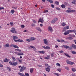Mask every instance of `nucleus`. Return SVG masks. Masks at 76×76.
I'll list each match as a JSON object with an SVG mask.
<instances>
[{"label":"nucleus","instance_id":"f257e3e1","mask_svg":"<svg viewBox=\"0 0 76 76\" xmlns=\"http://www.w3.org/2000/svg\"><path fill=\"white\" fill-rule=\"evenodd\" d=\"M74 32V33H75L76 32V31L75 30H68L66 31V32L64 33V34L65 35H67L69 34L70 32L72 33V32Z\"/></svg>","mask_w":76,"mask_h":76},{"label":"nucleus","instance_id":"f03ea898","mask_svg":"<svg viewBox=\"0 0 76 76\" xmlns=\"http://www.w3.org/2000/svg\"><path fill=\"white\" fill-rule=\"evenodd\" d=\"M9 63L10 64L11 66H17V64H18V63L16 62H12L11 61H10L9 62Z\"/></svg>","mask_w":76,"mask_h":76},{"label":"nucleus","instance_id":"7ed1b4c3","mask_svg":"<svg viewBox=\"0 0 76 76\" xmlns=\"http://www.w3.org/2000/svg\"><path fill=\"white\" fill-rule=\"evenodd\" d=\"M12 30H10V32H12L13 34H16V33H17V31H16L15 30V28H12Z\"/></svg>","mask_w":76,"mask_h":76},{"label":"nucleus","instance_id":"20e7f679","mask_svg":"<svg viewBox=\"0 0 76 76\" xmlns=\"http://www.w3.org/2000/svg\"><path fill=\"white\" fill-rule=\"evenodd\" d=\"M26 69V67L23 66L21 67L20 69V72H23V70H25Z\"/></svg>","mask_w":76,"mask_h":76},{"label":"nucleus","instance_id":"39448f33","mask_svg":"<svg viewBox=\"0 0 76 76\" xmlns=\"http://www.w3.org/2000/svg\"><path fill=\"white\" fill-rule=\"evenodd\" d=\"M66 63L68 64H70V65H73L74 64V62L70 61H66Z\"/></svg>","mask_w":76,"mask_h":76},{"label":"nucleus","instance_id":"423d86ee","mask_svg":"<svg viewBox=\"0 0 76 76\" xmlns=\"http://www.w3.org/2000/svg\"><path fill=\"white\" fill-rule=\"evenodd\" d=\"M15 42H23V41L22 40H21L20 39H18L17 40H14Z\"/></svg>","mask_w":76,"mask_h":76},{"label":"nucleus","instance_id":"0eeeda50","mask_svg":"<svg viewBox=\"0 0 76 76\" xmlns=\"http://www.w3.org/2000/svg\"><path fill=\"white\" fill-rule=\"evenodd\" d=\"M58 18H55L53 20H52V23H54L57 20H58Z\"/></svg>","mask_w":76,"mask_h":76},{"label":"nucleus","instance_id":"6e6552de","mask_svg":"<svg viewBox=\"0 0 76 76\" xmlns=\"http://www.w3.org/2000/svg\"><path fill=\"white\" fill-rule=\"evenodd\" d=\"M48 30L49 32H53V28H52V27L50 26L48 27Z\"/></svg>","mask_w":76,"mask_h":76},{"label":"nucleus","instance_id":"1a4fd4ad","mask_svg":"<svg viewBox=\"0 0 76 76\" xmlns=\"http://www.w3.org/2000/svg\"><path fill=\"white\" fill-rule=\"evenodd\" d=\"M62 48H63L64 47L65 48H66V49H67V48H69V46H67L66 45H63V46L61 47Z\"/></svg>","mask_w":76,"mask_h":76},{"label":"nucleus","instance_id":"9d476101","mask_svg":"<svg viewBox=\"0 0 76 76\" xmlns=\"http://www.w3.org/2000/svg\"><path fill=\"white\" fill-rule=\"evenodd\" d=\"M36 29L37 30V31H39V32H42V30H41V29L40 28V27H37L36 28Z\"/></svg>","mask_w":76,"mask_h":76},{"label":"nucleus","instance_id":"9b49d317","mask_svg":"<svg viewBox=\"0 0 76 76\" xmlns=\"http://www.w3.org/2000/svg\"><path fill=\"white\" fill-rule=\"evenodd\" d=\"M12 38L14 39L13 40L14 41H15V40H15V39H17L18 38V37L17 36H14L12 37Z\"/></svg>","mask_w":76,"mask_h":76},{"label":"nucleus","instance_id":"f8f14e48","mask_svg":"<svg viewBox=\"0 0 76 76\" xmlns=\"http://www.w3.org/2000/svg\"><path fill=\"white\" fill-rule=\"evenodd\" d=\"M71 46L73 49H76V45H75L74 44H72Z\"/></svg>","mask_w":76,"mask_h":76},{"label":"nucleus","instance_id":"ddd939ff","mask_svg":"<svg viewBox=\"0 0 76 76\" xmlns=\"http://www.w3.org/2000/svg\"><path fill=\"white\" fill-rule=\"evenodd\" d=\"M43 41L44 42V44H46L48 42V40L47 39H43Z\"/></svg>","mask_w":76,"mask_h":76},{"label":"nucleus","instance_id":"4468645a","mask_svg":"<svg viewBox=\"0 0 76 76\" xmlns=\"http://www.w3.org/2000/svg\"><path fill=\"white\" fill-rule=\"evenodd\" d=\"M45 70L47 72H50V68H45Z\"/></svg>","mask_w":76,"mask_h":76},{"label":"nucleus","instance_id":"2eb2a0df","mask_svg":"<svg viewBox=\"0 0 76 76\" xmlns=\"http://www.w3.org/2000/svg\"><path fill=\"white\" fill-rule=\"evenodd\" d=\"M30 41L35 40L36 39V38L34 37H31L30 38Z\"/></svg>","mask_w":76,"mask_h":76},{"label":"nucleus","instance_id":"dca6fc26","mask_svg":"<svg viewBox=\"0 0 76 76\" xmlns=\"http://www.w3.org/2000/svg\"><path fill=\"white\" fill-rule=\"evenodd\" d=\"M18 74L19 75H20V76H25V75H24V74H23L22 73H20V72H19L18 73Z\"/></svg>","mask_w":76,"mask_h":76},{"label":"nucleus","instance_id":"f3484780","mask_svg":"<svg viewBox=\"0 0 76 76\" xmlns=\"http://www.w3.org/2000/svg\"><path fill=\"white\" fill-rule=\"evenodd\" d=\"M64 55H65L66 56H67V57H69V58H70L71 57V56H70L69 55V54L66 53H64Z\"/></svg>","mask_w":76,"mask_h":76},{"label":"nucleus","instance_id":"a211bd4d","mask_svg":"<svg viewBox=\"0 0 76 76\" xmlns=\"http://www.w3.org/2000/svg\"><path fill=\"white\" fill-rule=\"evenodd\" d=\"M23 53H19L17 54V56H23Z\"/></svg>","mask_w":76,"mask_h":76},{"label":"nucleus","instance_id":"6ab92c4d","mask_svg":"<svg viewBox=\"0 0 76 76\" xmlns=\"http://www.w3.org/2000/svg\"><path fill=\"white\" fill-rule=\"evenodd\" d=\"M39 20L40 22L42 23H44V20H43V19H42L41 18L39 19Z\"/></svg>","mask_w":76,"mask_h":76},{"label":"nucleus","instance_id":"aec40b11","mask_svg":"<svg viewBox=\"0 0 76 76\" xmlns=\"http://www.w3.org/2000/svg\"><path fill=\"white\" fill-rule=\"evenodd\" d=\"M12 60L14 62V61H16V58H15V57L13 56H12Z\"/></svg>","mask_w":76,"mask_h":76},{"label":"nucleus","instance_id":"412c9836","mask_svg":"<svg viewBox=\"0 0 76 76\" xmlns=\"http://www.w3.org/2000/svg\"><path fill=\"white\" fill-rule=\"evenodd\" d=\"M38 53H41V54H45V51H39Z\"/></svg>","mask_w":76,"mask_h":76},{"label":"nucleus","instance_id":"4be33fe9","mask_svg":"<svg viewBox=\"0 0 76 76\" xmlns=\"http://www.w3.org/2000/svg\"><path fill=\"white\" fill-rule=\"evenodd\" d=\"M4 62H5L6 63H7V62H8V61H9V59H7L6 58L4 60Z\"/></svg>","mask_w":76,"mask_h":76},{"label":"nucleus","instance_id":"5701e85b","mask_svg":"<svg viewBox=\"0 0 76 76\" xmlns=\"http://www.w3.org/2000/svg\"><path fill=\"white\" fill-rule=\"evenodd\" d=\"M61 7H62V8L64 9L66 8V6L64 4H62V5H61Z\"/></svg>","mask_w":76,"mask_h":76},{"label":"nucleus","instance_id":"b1692460","mask_svg":"<svg viewBox=\"0 0 76 76\" xmlns=\"http://www.w3.org/2000/svg\"><path fill=\"white\" fill-rule=\"evenodd\" d=\"M48 1H49L50 3H53V1L52 0H46Z\"/></svg>","mask_w":76,"mask_h":76},{"label":"nucleus","instance_id":"393cba45","mask_svg":"<svg viewBox=\"0 0 76 76\" xmlns=\"http://www.w3.org/2000/svg\"><path fill=\"white\" fill-rule=\"evenodd\" d=\"M13 47L14 48H19V47H18V46L15 45H13Z\"/></svg>","mask_w":76,"mask_h":76},{"label":"nucleus","instance_id":"a878e982","mask_svg":"<svg viewBox=\"0 0 76 76\" xmlns=\"http://www.w3.org/2000/svg\"><path fill=\"white\" fill-rule=\"evenodd\" d=\"M66 13H70L71 12V10H67L66 11Z\"/></svg>","mask_w":76,"mask_h":76},{"label":"nucleus","instance_id":"bb28decb","mask_svg":"<svg viewBox=\"0 0 76 76\" xmlns=\"http://www.w3.org/2000/svg\"><path fill=\"white\" fill-rule=\"evenodd\" d=\"M64 29H69V26H67V27H64Z\"/></svg>","mask_w":76,"mask_h":76},{"label":"nucleus","instance_id":"cd10ccee","mask_svg":"<svg viewBox=\"0 0 76 76\" xmlns=\"http://www.w3.org/2000/svg\"><path fill=\"white\" fill-rule=\"evenodd\" d=\"M71 52L72 54H76V52L75 51H71Z\"/></svg>","mask_w":76,"mask_h":76},{"label":"nucleus","instance_id":"c85d7f7f","mask_svg":"<svg viewBox=\"0 0 76 76\" xmlns=\"http://www.w3.org/2000/svg\"><path fill=\"white\" fill-rule=\"evenodd\" d=\"M46 50H50V47L47 46H46Z\"/></svg>","mask_w":76,"mask_h":76},{"label":"nucleus","instance_id":"c756f323","mask_svg":"<svg viewBox=\"0 0 76 76\" xmlns=\"http://www.w3.org/2000/svg\"><path fill=\"white\" fill-rule=\"evenodd\" d=\"M10 45H9V44H7L4 45V47H10Z\"/></svg>","mask_w":76,"mask_h":76},{"label":"nucleus","instance_id":"7c9ffc66","mask_svg":"<svg viewBox=\"0 0 76 76\" xmlns=\"http://www.w3.org/2000/svg\"><path fill=\"white\" fill-rule=\"evenodd\" d=\"M15 51H19V52H21V50H19V49H15Z\"/></svg>","mask_w":76,"mask_h":76},{"label":"nucleus","instance_id":"2f4dec72","mask_svg":"<svg viewBox=\"0 0 76 76\" xmlns=\"http://www.w3.org/2000/svg\"><path fill=\"white\" fill-rule=\"evenodd\" d=\"M72 72H76V69L74 68H73L72 69Z\"/></svg>","mask_w":76,"mask_h":76},{"label":"nucleus","instance_id":"473e14b6","mask_svg":"<svg viewBox=\"0 0 76 76\" xmlns=\"http://www.w3.org/2000/svg\"><path fill=\"white\" fill-rule=\"evenodd\" d=\"M18 61L19 63H21L22 62V59H21L20 60V59H19V58H18Z\"/></svg>","mask_w":76,"mask_h":76},{"label":"nucleus","instance_id":"72a5a7b5","mask_svg":"<svg viewBox=\"0 0 76 76\" xmlns=\"http://www.w3.org/2000/svg\"><path fill=\"white\" fill-rule=\"evenodd\" d=\"M34 71V69L31 68L30 69V72L31 73H32L33 72V71Z\"/></svg>","mask_w":76,"mask_h":76},{"label":"nucleus","instance_id":"f704fd0d","mask_svg":"<svg viewBox=\"0 0 76 76\" xmlns=\"http://www.w3.org/2000/svg\"><path fill=\"white\" fill-rule=\"evenodd\" d=\"M50 56H48L47 57H46L45 58V59H46L47 60H48L50 58Z\"/></svg>","mask_w":76,"mask_h":76},{"label":"nucleus","instance_id":"c9c22d12","mask_svg":"<svg viewBox=\"0 0 76 76\" xmlns=\"http://www.w3.org/2000/svg\"><path fill=\"white\" fill-rule=\"evenodd\" d=\"M61 25L62 26H66V23H61Z\"/></svg>","mask_w":76,"mask_h":76},{"label":"nucleus","instance_id":"e433bc0d","mask_svg":"<svg viewBox=\"0 0 76 76\" xmlns=\"http://www.w3.org/2000/svg\"><path fill=\"white\" fill-rule=\"evenodd\" d=\"M57 70L59 72H61V68H58L57 69Z\"/></svg>","mask_w":76,"mask_h":76},{"label":"nucleus","instance_id":"4c0bfd02","mask_svg":"<svg viewBox=\"0 0 76 76\" xmlns=\"http://www.w3.org/2000/svg\"><path fill=\"white\" fill-rule=\"evenodd\" d=\"M11 12L12 14H13V13H15V10H11Z\"/></svg>","mask_w":76,"mask_h":76},{"label":"nucleus","instance_id":"58836bf2","mask_svg":"<svg viewBox=\"0 0 76 76\" xmlns=\"http://www.w3.org/2000/svg\"><path fill=\"white\" fill-rule=\"evenodd\" d=\"M45 67H50V66L48 65V64H45Z\"/></svg>","mask_w":76,"mask_h":76},{"label":"nucleus","instance_id":"ea45409f","mask_svg":"<svg viewBox=\"0 0 76 76\" xmlns=\"http://www.w3.org/2000/svg\"><path fill=\"white\" fill-rule=\"evenodd\" d=\"M54 75H56L57 76H59L60 75V74H59L58 73H54Z\"/></svg>","mask_w":76,"mask_h":76},{"label":"nucleus","instance_id":"a19ab883","mask_svg":"<svg viewBox=\"0 0 76 76\" xmlns=\"http://www.w3.org/2000/svg\"><path fill=\"white\" fill-rule=\"evenodd\" d=\"M48 12V10H45L43 11L44 13H47Z\"/></svg>","mask_w":76,"mask_h":76},{"label":"nucleus","instance_id":"79ce46f5","mask_svg":"<svg viewBox=\"0 0 76 76\" xmlns=\"http://www.w3.org/2000/svg\"><path fill=\"white\" fill-rule=\"evenodd\" d=\"M26 76H29V74L28 73H25Z\"/></svg>","mask_w":76,"mask_h":76},{"label":"nucleus","instance_id":"37998d69","mask_svg":"<svg viewBox=\"0 0 76 76\" xmlns=\"http://www.w3.org/2000/svg\"><path fill=\"white\" fill-rule=\"evenodd\" d=\"M10 24L11 26H13V25H14L13 23L12 22H10Z\"/></svg>","mask_w":76,"mask_h":76},{"label":"nucleus","instance_id":"c03bdc74","mask_svg":"<svg viewBox=\"0 0 76 76\" xmlns=\"http://www.w3.org/2000/svg\"><path fill=\"white\" fill-rule=\"evenodd\" d=\"M56 65L59 67H60V66H61L60 65V64H59V63H56Z\"/></svg>","mask_w":76,"mask_h":76},{"label":"nucleus","instance_id":"a18cd8bd","mask_svg":"<svg viewBox=\"0 0 76 76\" xmlns=\"http://www.w3.org/2000/svg\"><path fill=\"white\" fill-rule=\"evenodd\" d=\"M59 3L58 2V1H55V4H56V5H58Z\"/></svg>","mask_w":76,"mask_h":76},{"label":"nucleus","instance_id":"49530a36","mask_svg":"<svg viewBox=\"0 0 76 76\" xmlns=\"http://www.w3.org/2000/svg\"><path fill=\"white\" fill-rule=\"evenodd\" d=\"M7 69L8 70H9V71H11V69L10 68V67H7Z\"/></svg>","mask_w":76,"mask_h":76},{"label":"nucleus","instance_id":"de8ad7c7","mask_svg":"<svg viewBox=\"0 0 76 76\" xmlns=\"http://www.w3.org/2000/svg\"><path fill=\"white\" fill-rule=\"evenodd\" d=\"M76 2V0H73V1L72 2V4H75V2Z\"/></svg>","mask_w":76,"mask_h":76},{"label":"nucleus","instance_id":"09e8293b","mask_svg":"<svg viewBox=\"0 0 76 76\" xmlns=\"http://www.w3.org/2000/svg\"><path fill=\"white\" fill-rule=\"evenodd\" d=\"M26 41H27L28 42H30V39H26Z\"/></svg>","mask_w":76,"mask_h":76},{"label":"nucleus","instance_id":"8fccbe9b","mask_svg":"<svg viewBox=\"0 0 76 76\" xmlns=\"http://www.w3.org/2000/svg\"><path fill=\"white\" fill-rule=\"evenodd\" d=\"M73 39V38H72L71 37H69V40H71L72 39Z\"/></svg>","mask_w":76,"mask_h":76},{"label":"nucleus","instance_id":"3c124183","mask_svg":"<svg viewBox=\"0 0 76 76\" xmlns=\"http://www.w3.org/2000/svg\"><path fill=\"white\" fill-rule=\"evenodd\" d=\"M4 8L3 7H0V10H4Z\"/></svg>","mask_w":76,"mask_h":76},{"label":"nucleus","instance_id":"603ef678","mask_svg":"<svg viewBox=\"0 0 76 76\" xmlns=\"http://www.w3.org/2000/svg\"><path fill=\"white\" fill-rule=\"evenodd\" d=\"M50 56L52 57H54V54L51 53L50 55Z\"/></svg>","mask_w":76,"mask_h":76},{"label":"nucleus","instance_id":"864d4df0","mask_svg":"<svg viewBox=\"0 0 76 76\" xmlns=\"http://www.w3.org/2000/svg\"><path fill=\"white\" fill-rule=\"evenodd\" d=\"M13 45H14L11 44V45H10V47H13Z\"/></svg>","mask_w":76,"mask_h":76},{"label":"nucleus","instance_id":"5fc2aeb1","mask_svg":"<svg viewBox=\"0 0 76 76\" xmlns=\"http://www.w3.org/2000/svg\"><path fill=\"white\" fill-rule=\"evenodd\" d=\"M76 12V11H75V10H71V12Z\"/></svg>","mask_w":76,"mask_h":76},{"label":"nucleus","instance_id":"6e6d98bb","mask_svg":"<svg viewBox=\"0 0 76 76\" xmlns=\"http://www.w3.org/2000/svg\"><path fill=\"white\" fill-rule=\"evenodd\" d=\"M65 69H66V70H69V67L66 66L65 67Z\"/></svg>","mask_w":76,"mask_h":76},{"label":"nucleus","instance_id":"4d7b16f0","mask_svg":"<svg viewBox=\"0 0 76 76\" xmlns=\"http://www.w3.org/2000/svg\"><path fill=\"white\" fill-rule=\"evenodd\" d=\"M59 53H64V52L62 50H61L60 51H59Z\"/></svg>","mask_w":76,"mask_h":76},{"label":"nucleus","instance_id":"13d9d810","mask_svg":"<svg viewBox=\"0 0 76 76\" xmlns=\"http://www.w3.org/2000/svg\"><path fill=\"white\" fill-rule=\"evenodd\" d=\"M64 42V40H61L60 42Z\"/></svg>","mask_w":76,"mask_h":76},{"label":"nucleus","instance_id":"bf43d9fd","mask_svg":"<svg viewBox=\"0 0 76 76\" xmlns=\"http://www.w3.org/2000/svg\"><path fill=\"white\" fill-rule=\"evenodd\" d=\"M24 27H25V26H24V25H21V28H23Z\"/></svg>","mask_w":76,"mask_h":76},{"label":"nucleus","instance_id":"052dcab7","mask_svg":"<svg viewBox=\"0 0 76 76\" xmlns=\"http://www.w3.org/2000/svg\"><path fill=\"white\" fill-rule=\"evenodd\" d=\"M51 7H52L53 8H54V5L53 4H52L51 5Z\"/></svg>","mask_w":76,"mask_h":76},{"label":"nucleus","instance_id":"680f3d73","mask_svg":"<svg viewBox=\"0 0 76 76\" xmlns=\"http://www.w3.org/2000/svg\"><path fill=\"white\" fill-rule=\"evenodd\" d=\"M58 47V46L57 45H55V48H57Z\"/></svg>","mask_w":76,"mask_h":76},{"label":"nucleus","instance_id":"e2e57ef3","mask_svg":"<svg viewBox=\"0 0 76 76\" xmlns=\"http://www.w3.org/2000/svg\"><path fill=\"white\" fill-rule=\"evenodd\" d=\"M0 67H3V65H2L1 64H0Z\"/></svg>","mask_w":76,"mask_h":76},{"label":"nucleus","instance_id":"0e129e2a","mask_svg":"<svg viewBox=\"0 0 76 76\" xmlns=\"http://www.w3.org/2000/svg\"><path fill=\"white\" fill-rule=\"evenodd\" d=\"M42 47L43 48H44V49H45V50H46V47H45V46H42Z\"/></svg>","mask_w":76,"mask_h":76},{"label":"nucleus","instance_id":"69168bd1","mask_svg":"<svg viewBox=\"0 0 76 76\" xmlns=\"http://www.w3.org/2000/svg\"><path fill=\"white\" fill-rule=\"evenodd\" d=\"M33 22H34V23H36V21H35V20H33Z\"/></svg>","mask_w":76,"mask_h":76},{"label":"nucleus","instance_id":"338daca9","mask_svg":"<svg viewBox=\"0 0 76 76\" xmlns=\"http://www.w3.org/2000/svg\"><path fill=\"white\" fill-rule=\"evenodd\" d=\"M73 41H74V42H75V44L76 45V40H73Z\"/></svg>","mask_w":76,"mask_h":76},{"label":"nucleus","instance_id":"774afa93","mask_svg":"<svg viewBox=\"0 0 76 76\" xmlns=\"http://www.w3.org/2000/svg\"><path fill=\"white\" fill-rule=\"evenodd\" d=\"M38 66L39 67H42V65H38Z\"/></svg>","mask_w":76,"mask_h":76}]
</instances>
